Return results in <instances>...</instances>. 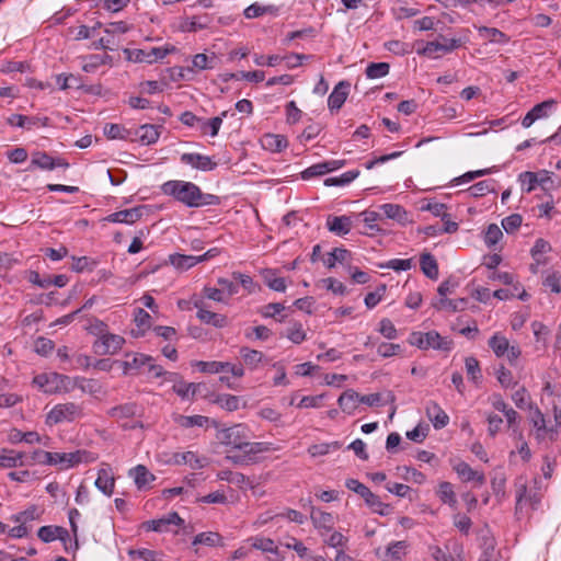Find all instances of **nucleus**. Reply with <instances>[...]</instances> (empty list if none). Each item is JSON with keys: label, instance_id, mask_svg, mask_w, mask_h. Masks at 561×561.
<instances>
[{"label": "nucleus", "instance_id": "obj_4", "mask_svg": "<svg viewBox=\"0 0 561 561\" xmlns=\"http://www.w3.org/2000/svg\"><path fill=\"white\" fill-rule=\"evenodd\" d=\"M33 382L45 393H68L76 387V381L66 375L57 373L41 374Z\"/></svg>", "mask_w": 561, "mask_h": 561}, {"label": "nucleus", "instance_id": "obj_56", "mask_svg": "<svg viewBox=\"0 0 561 561\" xmlns=\"http://www.w3.org/2000/svg\"><path fill=\"white\" fill-rule=\"evenodd\" d=\"M503 233L500 227L495 224H491L485 231L484 242L489 247L495 245L502 238Z\"/></svg>", "mask_w": 561, "mask_h": 561}, {"label": "nucleus", "instance_id": "obj_52", "mask_svg": "<svg viewBox=\"0 0 561 561\" xmlns=\"http://www.w3.org/2000/svg\"><path fill=\"white\" fill-rule=\"evenodd\" d=\"M494 181L492 180H484L480 181L472 186L469 187V193L473 197H481L486 195L488 193L494 191Z\"/></svg>", "mask_w": 561, "mask_h": 561}, {"label": "nucleus", "instance_id": "obj_61", "mask_svg": "<svg viewBox=\"0 0 561 561\" xmlns=\"http://www.w3.org/2000/svg\"><path fill=\"white\" fill-rule=\"evenodd\" d=\"M446 205L442 203H427L422 206V210L431 211L434 216L440 217L442 220H445L447 217H450L449 214L446 213Z\"/></svg>", "mask_w": 561, "mask_h": 561}, {"label": "nucleus", "instance_id": "obj_42", "mask_svg": "<svg viewBox=\"0 0 561 561\" xmlns=\"http://www.w3.org/2000/svg\"><path fill=\"white\" fill-rule=\"evenodd\" d=\"M240 355L247 366L255 368L263 359L264 355L262 352L251 350L249 347H241Z\"/></svg>", "mask_w": 561, "mask_h": 561}, {"label": "nucleus", "instance_id": "obj_40", "mask_svg": "<svg viewBox=\"0 0 561 561\" xmlns=\"http://www.w3.org/2000/svg\"><path fill=\"white\" fill-rule=\"evenodd\" d=\"M170 262L178 270H187L199 263V259L194 255L172 254Z\"/></svg>", "mask_w": 561, "mask_h": 561}, {"label": "nucleus", "instance_id": "obj_59", "mask_svg": "<svg viewBox=\"0 0 561 561\" xmlns=\"http://www.w3.org/2000/svg\"><path fill=\"white\" fill-rule=\"evenodd\" d=\"M523 218L519 214H512L502 220V227L507 233H513L522 225Z\"/></svg>", "mask_w": 561, "mask_h": 561}, {"label": "nucleus", "instance_id": "obj_6", "mask_svg": "<svg viewBox=\"0 0 561 561\" xmlns=\"http://www.w3.org/2000/svg\"><path fill=\"white\" fill-rule=\"evenodd\" d=\"M409 343L420 350H427L430 347L440 351H449L451 348V341L443 337L436 331L412 332L409 336Z\"/></svg>", "mask_w": 561, "mask_h": 561}, {"label": "nucleus", "instance_id": "obj_2", "mask_svg": "<svg viewBox=\"0 0 561 561\" xmlns=\"http://www.w3.org/2000/svg\"><path fill=\"white\" fill-rule=\"evenodd\" d=\"M162 192L165 195L174 197L178 202L183 203L187 207H202L206 205H217L219 198L213 194H205L201 188L185 181H168L162 185Z\"/></svg>", "mask_w": 561, "mask_h": 561}, {"label": "nucleus", "instance_id": "obj_26", "mask_svg": "<svg viewBox=\"0 0 561 561\" xmlns=\"http://www.w3.org/2000/svg\"><path fill=\"white\" fill-rule=\"evenodd\" d=\"M25 454L12 449H2L0 451V467L14 468L25 465Z\"/></svg>", "mask_w": 561, "mask_h": 561}, {"label": "nucleus", "instance_id": "obj_1", "mask_svg": "<svg viewBox=\"0 0 561 561\" xmlns=\"http://www.w3.org/2000/svg\"><path fill=\"white\" fill-rule=\"evenodd\" d=\"M218 439L230 448L227 450V459L239 466L256 462L259 454L275 450L271 443L250 442L249 431L242 424L222 430Z\"/></svg>", "mask_w": 561, "mask_h": 561}, {"label": "nucleus", "instance_id": "obj_35", "mask_svg": "<svg viewBox=\"0 0 561 561\" xmlns=\"http://www.w3.org/2000/svg\"><path fill=\"white\" fill-rule=\"evenodd\" d=\"M262 146L264 149L279 152L287 147V140L280 135L267 134L262 138Z\"/></svg>", "mask_w": 561, "mask_h": 561}, {"label": "nucleus", "instance_id": "obj_39", "mask_svg": "<svg viewBox=\"0 0 561 561\" xmlns=\"http://www.w3.org/2000/svg\"><path fill=\"white\" fill-rule=\"evenodd\" d=\"M479 34L481 37L489 39L492 43L505 44L510 39L506 34L495 27L482 26L479 28Z\"/></svg>", "mask_w": 561, "mask_h": 561}, {"label": "nucleus", "instance_id": "obj_53", "mask_svg": "<svg viewBox=\"0 0 561 561\" xmlns=\"http://www.w3.org/2000/svg\"><path fill=\"white\" fill-rule=\"evenodd\" d=\"M57 83L61 90L80 89L82 87L81 79L75 75H59Z\"/></svg>", "mask_w": 561, "mask_h": 561}, {"label": "nucleus", "instance_id": "obj_5", "mask_svg": "<svg viewBox=\"0 0 561 561\" xmlns=\"http://www.w3.org/2000/svg\"><path fill=\"white\" fill-rule=\"evenodd\" d=\"M83 407L76 402H65L56 404L46 415L47 425H56L60 423H70L83 417Z\"/></svg>", "mask_w": 561, "mask_h": 561}, {"label": "nucleus", "instance_id": "obj_23", "mask_svg": "<svg viewBox=\"0 0 561 561\" xmlns=\"http://www.w3.org/2000/svg\"><path fill=\"white\" fill-rule=\"evenodd\" d=\"M554 104H556L554 100H547V101H543V102L535 105L523 118V121H522L523 127L528 128L535 123L536 119L546 116L545 110L551 107Z\"/></svg>", "mask_w": 561, "mask_h": 561}, {"label": "nucleus", "instance_id": "obj_14", "mask_svg": "<svg viewBox=\"0 0 561 561\" xmlns=\"http://www.w3.org/2000/svg\"><path fill=\"white\" fill-rule=\"evenodd\" d=\"M425 412L436 430L445 427L449 422V416L435 401L427 402Z\"/></svg>", "mask_w": 561, "mask_h": 561}, {"label": "nucleus", "instance_id": "obj_27", "mask_svg": "<svg viewBox=\"0 0 561 561\" xmlns=\"http://www.w3.org/2000/svg\"><path fill=\"white\" fill-rule=\"evenodd\" d=\"M98 459V455L88 450L79 449L67 453L66 469L75 467L79 463H90Z\"/></svg>", "mask_w": 561, "mask_h": 561}, {"label": "nucleus", "instance_id": "obj_31", "mask_svg": "<svg viewBox=\"0 0 561 561\" xmlns=\"http://www.w3.org/2000/svg\"><path fill=\"white\" fill-rule=\"evenodd\" d=\"M160 126L146 124L138 128L136 135L142 145L154 144L160 136Z\"/></svg>", "mask_w": 561, "mask_h": 561}, {"label": "nucleus", "instance_id": "obj_49", "mask_svg": "<svg viewBox=\"0 0 561 561\" xmlns=\"http://www.w3.org/2000/svg\"><path fill=\"white\" fill-rule=\"evenodd\" d=\"M390 66L388 62H373L366 68V76L369 79L382 78L389 73Z\"/></svg>", "mask_w": 561, "mask_h": 561}, {"label": "nucleus", "instance_id": "obj_15", "mask_svg": "<svg viewBox=\"0 0 561 561\" xmlns=\"http://www.w3.org/2000/svg\"><path fill=\"white\" fill-rule=\"evenodd\" d=\"M310 518L313 526L319 530L330 531L334 526V517L331 513L321 511L310 505Z\"/></svg>", "mask_w": 561, "mask_h": 561}, {"label": "nucleus", "instance_id": "obj_50", "mask_svg": "<svg viewBox=\"0 0 561 561\" xmlns=\"http://www.w3.org/2000/svg\"><path fill=\"white\" fill-rule=\"evenodd\" d=\"M350 256V251L342 248H335L332 252L328 254V257L324 260V264L329 268H333L336 262L343 263Z\"/></svg>", "mask_w": 561, "mask_h": 561}, {"label": "nucleus", "instance_id": "obj_47", "mask_svg": "<svg viewBox=\"0 0 561 561\" xmlns=\"http://www.w3.org/2000/svg\"><path fill=\"white\" fill-rule=\"evenodd\" d=\"M215 403L226 411H237L240 407V398L232 394H219L217 396Z\"/></svg>", "mask_w": 561, "mask_h": 561}, {"label": "nucleus", "instance_id": "obj_21", "mask_svg": "<svg viewBox=\"0 0 561 561\" xmlns=\"http://www.w3.org/2000/svg\"><path fill=\"white\" fill-rule=\"evenodd\" d=\"M38 538L44 542H50L56 539L66 541L69 537L68 530L59 526H43L37 531Z\"/></svg>", "mask_w": 561, "mask_h": 561}, {"label": "nucleus", "instance_id": "obj_34", "mask_svg": "<svg viewBox=\"0 0 561 561\" xmlns=\"http://www.w3.org/2000/svg\"><path fill=\"white\" fill-rule=\"evenodd\" d=\"M345 542L346 538L341 533L337 531L332 533L329 539L327 540L329 547L335 550L334 561H344L345 554L343 547Z\"/></svg>", "mask_w": 561, "mask_h": 561}, {"label": "nucleus", "instance_id": "obj_62", "mask_svg": "<svg viewBox=\"0 0 561 561\" xmlns=\"http://www.w3.org/2000/svg\"><path fill=\"white\" fill-rule=\"evenodd\" d=\"M217 284L220 286V290H222V295L226 296V299L238 293V284L233 280L227 278H218Z\"/></svg>", "mask_w": 561, "mask_h": 561}, {"label": "nucleus", "instance_id": "obj_9", "mask_svg": "<svg viewBox=\"0 0 561 561\" xmlns=\"http://www.w3.org/2000/svg\"><path fill=\"white\" fill-rule=\"evenodd\" d=\"M94 484L106 496H111L113 494L115 486V478L110 465L102 463L101 468L98 471V478Z\"/></svg>", "mask_w": 561, "mask_h": 561}, {"label": "nucleus", "instance_id": "obj_45", "mask_svg": "<svg viewBox=\"0 0 561 561\" xmlns=\"http://www.w3.org/2000/svg\"><path fill=\"white\" fill-rule=\"evenodd\" d=\"M489 345L493 350V352L495 353V355L497 357H502L508 351L510 343H508V340L505 336L499 335V334H494L489 340Z\"/></svg>", "mask_w": 561, "mask_h": 561}, {"label": "nucleus", "instance_id": "obj_13", "mask_svg": "<svg viewBox=\"0 0 561 561\" xmlns=\"http://www.w3.org/2000/svg\"><path fill=\"white\" fill-rule=\"evenodd\" d=\"M344 161L339 160H332V161H325L322 163L313 164L309 168H307L305 171L301 172V178L304 180H309L313 176L323 175L328 172L334 171L341 167H343Z\"/></svg>", "mask_w": 561, "mask_h": 561}, {"label": "nucleus", "instance_id": "obj_54", "mask_svg": "<svg viewBox=\"0 0 561 561\" xmlns=\"http://www.w3.org/2000/svg\"><path fill=\"white\" fill-rule=\"evenodd\" d=\"M286 336L295 344H300L306 340V331L301 323H293L286 331Z\"/></svg>", "mask_w": 561, "mask_h": 561}, {"label": "nucleus", "instance_id": "obj_51", "mask_svg": "<svg viewBox=\"0 0 561 561\" xmlns=\"http://www.w3.org/2000/svg\"><path fill=\"white\" fill-rule=\"evenodd\" d=\"M512 400L514 401L515 405L518 409L528 408L529 410H533V403L530 401V396H529L528 391L526 390V388H524V387L517 389L512 394Z\"/></svg>", "mask_w": 561, "mask_h": 561}, {"label": "nucleus", "instance_id": "obj_46", "mask_svg": "<svg viewBox=\"0 0 561 561\" xmlns=\"http://www.w3.org/2000/svg\"><path fill=\"white\" fill-rule=\"evenodd\" d=\"M175 48L172 46L170 48H161V47H153L148 53H146V57L137 56V60L141 62H153L159 59L164 58L169 53L174 51Z\"/></svg>", "mask_w": 561, "mask_h": 561}, {"label": "nucleus", "instance_id": "obj_32", "mask_svg": "<svg viewBox=\"0 0 561 561\" xmlns=\"http://www.w3.org/2000/svg\"><path fill=\"white\" fill-rule=\"evenodd\" d=\"M421 270L431 279L438 278V264L431 253H423L420 259Z\"/></svg>", "mask_w": 561, "mask_h": 561}, {"label": "nucleus", "instance_id": "obj_10", "mask_svg": "<svg viewBox=\"0 0 561 561\" xmlns=\"http://www.w3.org/2000/svg\"><path fill=\"white\" fill-rule=\"evenodd\" d=\"M183 523V519L179 516L176 512L169 513L159 519L147 520L142 524V527L147 531H167L170 525H180Z\"/></svg>", "mask_w": 561, "mask_h": 561}, {"label": "nucleus", "instance_id": "obj_57", "mask_svg": "<svg viewBox=\"0 0 561 561\" xmlns=\"http://www.w3.org/2000/svg\"><path fill=\"white\" fill-rule=\"evenodd\" d=\"M339 447L340 445L337 442L331 444H314L308 448V453L310 454L311 457L324 456L330 451L331 448L337 449Z\"/></svg>", "mask_w": 561, "mask_h": 561}, {"label": "nucleus", "instance_id": "obj_30", "mask_svg": "<svg viewBox=\"0 0 561 561\" xmlns=\"http://www.w3.org/2000/svg\"><path fill=\"white\" fill-rule=\"evenodd\" d=\"M129 477L134 479V482L139 490L146 488L150 482L154 480V476L150 473L149 470L142 465H138L137 467L130 469Z\"/></svg>", "mask_w": 561, "mask_h": 561}, {"label": "nucleus", "instance_id": "obj_29", "mask_svg": "<svg viewBox=\"0 0 561 561\" xmlns=\"http://www.w3.org/2000/svg\"><path fill=\"white\" fill-rule=\"evenodd\" d=\"M337 403L343 412L352 414L356 410L357 404L360 403L359 394L353 389H348L340 396Z\"/></svg>", "mask_w": 561, "mask_h": 561}, {"label": "nucleus", "instance_id": "obj_18", "mask_svg": "<svg viewBox=\"0 0 561 561\" xmlns=\"http://www.w3.org/2000/svg\"><path fill=\"white\" fill-rule=\"evenodd\" d=\"M181 160L182 162L203 171H210L217 165L209 157L202 156L199 153H184L182 154Z\"/></svg>", "mask_w": 561, "mask_h": 561}, {"label": "nucleus", "instance_id": "obj_22", "mask_svg": "<svg viewBox=\"0 0 561 561\" xmlns=\"http://www.w3.org/2000/svg\"><path fill=\"white\" fill-rule=\"evenodd\" d=\"M138 405L135 402H127L124 404H119L107 410L106 414L115 420H126L131 419L137 415Z\"/></svg>", "mask_w": 561, "mask_h": 561}, {"label": "nucleus", "instance_id": "obj_60", "mask_svg": "<svg viewBox=\"0 0 561 561\" xmlns=\"http://www.w3.org/2000/svg\"><path fill=\"white\" fill-rule=\"evenodd\" d=\"M530 422L533 423L534 427L538 431V437L541 436V432H546V420L541 411L537 407H533L531 415H530Z\"/></svg>", "mask_w": 561, "mask_h": 561}, {"label": "nucleus", "instance_id": "obj_25", "mask_svg": "<svg viewBox=\"0 0 561 561\" xmlns=\"http://www.w3.org/2000/svg\"><path fill=\"white\" fill-rule=\"evenodd\" d=\"M379 208L386 218L396 220L401 225L409 222L408 211L398 204H383Z\"/></svg>", "mask_w": 561, "mask_h": 561}, {"label": "nucleus", "instance_id": "obj_63", "mask_svg": "<svg viewBox=\"0 0 561 561\" xmlns=\"http://www.w3.org/2000/svg\"><path fill=\"white\" fill-rule=\"evenodd\" d=\"M386 293V285L379 286L375 291L368 293L365 297V305L371 309L381 300V297Z\"/></svg>", "mask_w": 561, "mask_h": 561}, {"label": "nucleus", "instance_id": "obj_33", "mask_svg": "<svg viewBox=\"0 0 561 561\" xmlns=\"http://www.w3.org/2000/svg\"><path fill=\"white\" fill-rule=\"evenodd\" d=\"M262 277L264 283L273 290L283 293L286 290V282L285 278L278 277L274 270H263Z\"/></svg>", "mask_w": 561, "mask_h": 561}, {"label": "nucleus", "instance_id": "obj_58", "mask_svg": "<svg viewBox=\"0 0 561 561\" xmlns=\"http://www.w3.org/2000/svg\"><path fill=\"white\" fill-rule=\"evenodd\" d=\"M546 288H549L552 293L559 294L561 291V275L558 272H552L546 276L542 282Z\"/></svg>", "mask_w": 561, "mask_h": 561}, {"label": "nucleus", "instance_id": "obj_3", "mask_svg": "<svg viewBox=\"0 0 561 561\" xmlns=\"http://www.w3.org/2000/svg\"><path fill=\"white\" fill-rule=\"evenodd\" d=\"M39 518L38 508L35 505L27 507L10 517V520L16 526L8 529V526L0 522V534L8 533L12 538H23L32 531V523Z\"/></svg>", "mask_w": 561, "mask_h": 561}, {"label": "nucleus", "instance_id": "obj_11", "mask_svg": "<svg viewBox=\"0 0 561 561\" xmlns=\"http://www.w3.org/2000/svg\"><path fill=\"white\" fill-rule=\"evenodd\" d=\"M351 90L348 81H340L331 92L328 99V106L331 111L340 110L346 101Z\"/></svg>", "mask_w": 561, "mask_h": 561}, {"label": "nucleus", "instance_id": "obj_7", "mask_svg": "<svg viewBox=\"0 0 561 561\" xmlns=\"http://www.w3.org/2000/svg\"><path fill=\"white\" fill-rule=\"evenodd\" d=\"M345 485L348 490L360 495L375 513L380 515L385 514V508H388V506L385 505L380 501L379 496L374 494L365 484L360 483L356 479H348L346 480Z\"/></svg>", "mask_w": 561, "mask_h": 561}, {"label": "nucleus", "instance_id": "obj_55", "mask_svg": "<svg viewBox=\"0 0 561 561\" xmlns=\"http://www.w3.org/2000/svg\"><path fill=\"white\" fill-rule=\"evenodd\" d=\"M227 115V112H222L221 116L213 117L208 121H203L201 125V130L205 133L207 128H210V135L213 137L217 136L219 128L222 123V117Z\"/></svg>", "mask_w": 561, "mask_h": 561}, {"label": "nucleus", "instance_id": "obj_41", "mask_svg": "<svg viewBox=\"0 0 561 561\" xmlns=\"http://www.w3.org/2000/svg\"><path fill=\"white\" fill-rule=\"evenodd\" d=\"M175 423H178L180 426L190 428L194 426H204L208 422V417L203 415H176L174 419Z\"/></svg>", "mask_w": 561, "mask_h": 561}, {"label": "nucleus", "instance_id": "obj_16", "mask_svg": "<svg viewBox=\"0 0 561 561\" xmlns=\"http://www.w3.org/2000/svg\"><path fill=\"white\" fill-rule=\"evenodd\" d=\"M145 207H134L129 209L119 210L107 216L106 220L119 224H134L142 216Z\"/></svg>", "mask_w": 561, "mask_h": 561}, {"label": "nucleus", "instance_id": "obj_38", "mask_svg": "<svg viewBox=\"0 0 561 561\" xmlns=\"http://www.w3.org/2000/svg\"><path fill=\"white\" fill-rule=\"evenodd\" d=\"M217 56L211 54L210 56L206 54H196L193 57V68L197 70H206L214 69L217 65Z\"/></svg>", "mask_w": 561, "mask_h": 561}, {"label": "nucleus", "instance_id": "obj_44", "mask_svg": "<svg viewBox=\"0 0 561 561\" xmlns=\"http://www.w3.org/2000/svg\"><path fill=\"white\" fill-rule=\"evenodd\" d=\"M196 367H198V369L202 373L219 374V373H224L228 369V362H216V360L203 362V360H199L196 363Z\"/></svg>", "mask_w": 561, "mask_h": 561}, {"label": "nucleus", "instance_id": "obj_17", "mask_svg": "<svg viewBox=\"0 0 561 561\" xmlns=\"http://www.w3.org/2000/svg\"><path fill=\"white\" fill-rule=\"evenodd\" d=\"M149 362H153L151 356L141 353H135L126 354L125 360H123L121 365L123 367V373L127 375L131 370H139L140 368L145 367Z\"/></svg>", "mask_w": 561, "mask_h": 561}, {"label": "nucleus", "instance_id": "obj_12", "mask_svg": "<svg viewBox=\"0 0 561 561\" xmlns=\"http://www.w3.org/2000/svg\"><path fill=\"white\" fill-rule=\"evenodd\" d=\"M516 508L522 510L523 504L528 503L533 508L540 502L541 493L537 491L528 490L526 483L520 482L516 485Z\"/></svg>", "mask_w": 561, "mask_h": 561}, {"label": "nucleus", "instance_id": "obj_20", "mask_svg": "<svg viewBox=\"0 0 561 561\" xmlns=\"http://www.w3.org/2000/svg\"><path fill=\"white\" fill-rule=\"evenodd\" d=\"M454 470L466 482L476 481L479 485L484 484L485 477L482 472L473 470L467 462L460 461L454 466Z\"/></svg>", "mask_w": 561, "mask_h": 561}, {"label": "nucleus", "instance_id": "obj_37", "mask_svg": "<svg viewBox=\"0 0 561 561\" xmlns=\"http://www.w3.org/2000/svg\"><path fill=\"white\" fill-rule=\"evenodd\" d=\"M437 495L443 503L448 504L451 507L456 506L457 497L450 482H440L438 485Z\"/></svg>", "mask_w": 561, "mask_h": 561}, {"label": "nucleus", "instance_id": "obj_43", "mask_svg": "<svg viewBox=\"0 0 561 561\" xmlns=\"http://www.w3.org/2000/svg\"><path fill=\"white\" fill-rule=\"evenodd\" d=\"M221 541V536L218 533L207 531V533H201L197 536H195L192 545L198 546L204 545L207 547H215L219 545Z\"/></svg>", "mask_w": 561, "mask_h": 561}, {"label": "nucleus", "instance_id": "obj_8", "mask_svg": "<svg viewBox=\"0 0 561 561\" xmlns=\"http://www.w3.org/2000/svg\"><path fill=\"white\" fill-rule=\"evenodd\" d=\"M125 343V339L117 334L106 333L100 336L93 343L94 353L98 355H113L119 352Z\"/></svg>", "mask_w": 561, "mask_h": 561}, {"label": "nucleus", "instance_id": "obj_19", "mask_svg": "<svg viewBox=\"0 0 561 561\" xmlns=\"http://www.w3.org/2000/svg\"><path fill=\"white\" fill-rule=\"evenodd\" d=\"M327 227L331 232L337 236H344L351 231L352 220L347 216H329Z\"/></svg>", "mask_w": 561, "mask_h": 561}, {"label": "nucleus", "instance_id": "obj_36", "mask_svg": "<svg viewBox=\"0 0 561 561\" xmlns=\"http://www.w3.org/2000/svg\"><path fill=\"white\" fill-rule=\"evenodd\" d=\"M467 305V299L460 298L457 300H451L448 298H440L436 302L433 304V307L437 310H448L450 312H457L459 310L465 309Z\"/></svg>", "mask_w": 561, "mask_h": 561}, {"label": "nucleus", "instance_id": "obj_48", "mask_svg": "<svg viewBox=\"0 0 561 561\" xmlns=\"http://www.w3.org/2000/svg\"><path fill=\"white\" fill-rule=\"evenodd\" d=\"M252 549L262 550L264 552H277V546L270 538L255 537L249 540Z\"/></svg>", "mask_w": 561, "mask_h": 561}, {"label": "nucleus", "instance_id": "obj_64", "mask_svg": "<svg viewBox=\"0 0 561 561\" xmlns=\"http://www.w3.org/2000/svg\"><path fill=\"white\" fill-rule=\"evenodd\" d=\"M150 314L141 308H136L134 312V320L138 328L145 330L150 328Z\"/></svg>", "mask_w": 561, "mask_h": 561}, {"label": "nucleus", "instance_id": "obj_28", "mask_svg": "<svg viewBox=\"0 0 561 561\" xmlns=\"http://www.w3.org/2000/svg\"><path fill=\"white\" fill-rule=\"evenodd\" d=\"M195 307L198 309L196 316L202 322L213 324L214 327L217 328H221L225 325V316L204 309L201 302H195Z\"/></svg>", "mask_w": 561, "mask_h": 561}, {"label": "nucleus", "instance_id": "obj_24", "mask_svg": "<svg viewBox=\"0 0 561 561\" xmlns=\"http://www.w3.org/2000/svg\"><path fill=\"white\" fill-rule=\"evenodd\" d=\"M32 164H34L41 169H45V170H53L56 167H62V168L69 167V164L65 160H62V159L55 160L54 158H51L50 156H48L45 152L35 153L32 158Z\"/></svg>", "mask_w": 561, "mask_h": 561}]
</instances>
